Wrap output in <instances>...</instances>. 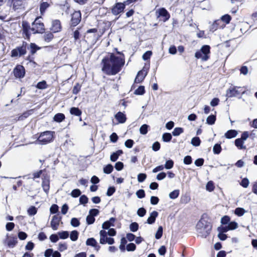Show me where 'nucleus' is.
Returning a JSON list of instances; mask_svg holds the SVG:
<instances>
[{
	"instance_id": "obj_35",
	"label": "nucleus",
	"mask_w": 257,
	"mask_h": 257,
	"mask_svg": "<svg viewBox=\"0 0 257 257\" xmlns=\"http://www.w3.org/2000/svg\"><path fill=\"white\" fill-rule=\"evenodd\" d=\"M191 143L193 146L198 147L200 145L201 140L199 137H194L192 139Z\"/></svg>"
},
{
	"instance_id": "obj_42",
	"label": "nucleus",
	"mask_w": 257,
	"mask_h": 257,
	"mask_svg": "<svg viewBox=\"0 0 257 257\" xmlns=\"http://www.w3.org/2000/svg\"><path fill=\"white\" fill-rule=\"evenodd\" d=\"M163 227L161 226H159L155 234V237L156 239H159L161 238L163 235Z\"/></svg>"
},
{
	"instance_id": "obj_45",
	"label": "nucleus",
	"mask_w": 257,
	"mask_h": 257,
	"mask_svg": "<svg viewBox=\"0 0 257 257\" xmlns=\"http://www.w3.org/2000/svg\"><path fill=\"white\" fill-rule=\"evenodd\" d=\"M231 19V16L228 14H226L221 17L220 21L221 22L223 21L225 22L226 24H229Z\"/></svg>"
},
{
	"instance_id": "obj_46",
	"label": "nucleus",
	"mask_w": 257,
	"mask_h": 257,
	"mask_svg": "<svg viewBox=\"0 0 257 257\" xmlns=\"http://www.w3.org/2000/svg\"><path fill=\"white\" fill-rule=\"evenodd\" d=\"M130 228L131 231L136 232L139 229V224L137 222H134L130 225Z\"/></svg>"
},
{
	"instance_id": "obj_47",
	"label": "nucleus",
	"mask_w": 257,
	"mask_h": 257,
	"mask_svg": "<svg viewBox=\"0 0 257 257\" xmlns=\"http://www.w3.org/2000/svg\"><path fill=\"white\" fill-rule=\"evenodd\" d=\"M33 110L32 109L29 110L27 111L24 112L22 115L19 116V119L20 120H23L24 118H26L28 117L30 114H31L33 112Z\"/></svg>"
},
{
	"instance_id": "obj_17",
	"label": "nucleus",
	"mask_w": 257,
	"mask_h": 257,
	"mask_svg": "<svg viewBox=\"0 0 257 257\" xmlns=\"http://www.w3.org/2000/svg\"><path fill=\"white\" fill-rule=\"evenodd\" d=\"M25 0H9V2L13 6V9L15 10H18L23 6Z\"/></svg>"
},
{
	"instance_id": "obj_22",
	"label": "nucleus",
	"mask_w": 257,
	"mask_h": 257,
	"mask_svg": "<svg viewBox=\"0 0 257 257\" xmlns=\"http://www.w3.org/2000/svg\"><path fill=\"white\" fill-rule=\"evenodd\" d=\"M70 113L72 115L80 116L82 111L78 107H72L70 109Z\"/></svg>"
},
{
	"instance_id": "obj_57",
	"label": "nucleus",
	"mask_w": 257,
	"mask_h": 257,
	"mask_svg": "<svg viewBox=\"0 0 257 257\" xmlns=\"http://www.w3.org/2000/svg\"><path fill=\"white\" fill-rule=\"evenodd\" d=\"M86 220L87 223L88 225H90L93 224L94 222L95 219L93 216L89 214L87 216Z\"/></svg>"
},
{
	"instance_id": "obj_14",
	"label": "nucleus",
	"mask_w": 257,
	"mask_h": 257,
	"mask_svg": "<svg viewBox=\"0 0 257 257\" xmlns=\"http://www.w3.org/2000/svg\"><path fill=\"white\" fill-rule=\"evenodd\" d=\"M147 71L144 69H142L139 71L137 74V75L135 79V83H141L143 81L145 77L147 75Z\"/></svg>"
},
{
	"instance_id": "obj_4",
	"label": "nucleus",
	"mask_w": 257,
	"mask_h": 257,
	"mask_svg": "<svg viewBox=\"0 0 257 257\" xmlns=\"http://www.w3.org/2000/svg\"><path fill=\"white\" fill-rule=\"evenodd\" d=\"M28 47V44L27 42L24 41L22 45L21 46L17 47L16 48L13 49L11 51L12 57H21L25 55L27 53V48Z\"/></svg>"
},
{
	"instance_id": "obj_60",
	"label": "nucleus",
	"mask_w": 257,
	"mask_h": 257,
	"mask_svg": "<svg viewBox=\"0 0 257 257\" xmlns=\"http://www.w3.org/2000/svg\"><path fill=\"white\" fill-rule=\"evenodd\" d=\"M58 209L59 207L57 204H53L50 208V211L51 213L54 214L58 211Z\"/></svg>"
},
{
	"instance_id": "obj_49",
	"label": "nucleus",
	"mask_w": 257,
	"mask_h": 257,
	"mask_svg": "<svg viewBox=\"0 0 257 257\" xmlns=\"http://www.w3.org/2000/svg\"><path fill=\"white\" fill-rule=\"evenodd\" d=\"M146 210L144 207H141L138 209L137 211V214L139 216L142 217L146 215Z\"/></svg>"
},
{
	"instance_id": "obj_15",
	"label": "nucleus",
	"mask_w": 257,
	"mask_h": 257,
	"mask_svg": "<svg viewBox=\"0 0 257 257\" xmlns=\"http://www.w3.org/2000/svg\"><path fill=\"white\" fill-rule=\"evenodd\" d=\"M61 219V217H59L57 215H55L53 216L52 219L51 221V226L54 230H56L58 229L59 225V222Z\"/></svg>"
},
{
	"instance_id": "obj_20",
	"label": "nucleus",
	"mask_w": 257,
	"mask_h": 257,
	"mask_svg": "<svg viewBox=\"0 0 257 257\" xmlns=\"http://www.w3.org/2000/svg\"><path fill=\"white\" fill-rule=\"evenodd\" d=\"M42 186L44 191L48 194L50 188V181L48 179L45 178L43 180Z\"/></svg>"
},
{
	"instance_id": "obj_19",
	"label": "nucleus",
	"mask_w": 257,
	"mask_h": 257,
	"mask_svg": "<svg viewBox=\"0 0 257 257\" xmlns=\"http://www.w3.org/2000/svg\"><path fill=\"white\" fill-rule=\"evenodd\" d=\"M115 118L120 123H123L126 120L125 115L122 112L119 111L115 115Z\"/></svg>"
},
{
	"instance_id": "obj_58",
	"label": "nucleus",
	"mask_w": 257,
	"mask_h": 257,
	"mask_svg": "<svg viewBox=\"0 0 257 257\" xmlns=\"http://www.w3.org/2000/svg\"><path fill=\"white\" fill-rule=\"evenodd\" d=\"M183 163L186 165H190L192 163V159L190 156H186L183 159Z\"/></svg>"
},
{
	"instance_id": "obj_26",
	"label": "nucleus",
	"mask_w": 257,
	"mask_h": 257,
	"mask_svg": "<svg viewBox=\"0 0 257 257\" xmlns=\"http://www.w3.org/2000/svg\"><path fill=\"white\" fill-rule=\"evenodd\" d=\"M97 244V241L93 237L88 238L86 241V244L87 245L91 246L93 247H96Z\"/></svg>"
},
{
	"instance_id": "obj_32",
	"label": "nucleus",
	"mask_w": 257,
	"mask_h": 257,
	"mask_svg": "<svg viewBox=\"0 0 257 257\" xmlns=\"http://www.w3.org/2000/svg\"><path fill=\"white\" fill-rule=\"evenodd\" d=\"M54 38V35L51 32H47L44 35V39L47 42H50Z\"/></svg>"
},
{
	"instance_id": "obj_56",
	"label": "nucleus",
	"mask_w": 257,
	"mask_h": 257,
	"mask_svg": "<svg viewBox=\"0 0 257 257\" xmlns=\"http://www.w3.org/2000/svg\"><path fill=\"white\" fill-rule=\"evenodd\" d=\"M230 217L228 216L225 215L221 218V223L222 224H228L230 222Z\"/></svg>"
},
{
	"instance_id": "obj_9",
	"label": "nucleus",
	"mask_w": 257,
	"mask_h": 257,
	"mask_svg": "<svg viewBox=\"0 0 257 257\" xmlns=\"http://www.w3.org/2000/svg\"><path fill=\"white\" fill-rule=\"evenodd\" d=\"M13 73L16 78H22L25 76V69L23 66L18 65L14 69Z\"/></svg>"
},
{
	"instance_id": "obj_36",
	"label": "nucleus",
	"mask_w": 257,
	"mask_h": 257,
	"mask_svg": "<svg viewBox=\"0 0 257 257\" xmlns=\"http://www.w3.org/2000/svg\"><path fill=\"white\" fill-rule=\"evenodd\" d=\"M113 170V167L111 164H108L103 168L104 173L107 174L111 173Z\"/></svg>"
},
{
	"instance_id": "obj_16",
	"label": "nucleus",
	"mask_w": 257,
	"mask_h": 257,
	"mask_svg": "<svg viewBox=\"0 0 257 257\" xmlns=\"http://www.w3.org/2000/svg\"><path fill=\"white\" fill-rule=\"evenodd\" d=\"M115 218L111 217L109 220L105 221L102 225V227L104 229H108L110 226H114V223L115 221Z\"/></svg>"
},
{
	"instance_id": "obj_54",
	"label": "nucleus",
	"mask_w": 257,
	"mask_h": 257,
	"mask_svg": "<svg viewBox=\"0 0 257 257\" xmlns=\"http://www.w3.org/2000/svg\"><path fill=\"white\" fill-rule=\"evenodd\" d=\"M37 210L35 206L30 207L28 210V213L29 215H34L37 213Z\"/></svg>"
},
{
	"instance_id": "obj_63",
	"label": "nucleus",
	"mask_w": 257,
	"mask_h": 257,
	"mask_svg": "<svg viewBox=\"0 0 257 257\" xmlns=\"http://www.w3.org/2000/svg\"><path fill=\"white\" fill-rule=\"evenodd\" d=\"M249 180L247 178H244L242 180L241 183H240V185H241L244 188H247L249 185Z\"/></svg>"
},
{
	"instance_id": "obj_43",
	"label": "nucleus",
	"mask_w": 257,
	"mask_h": 257,
	"mask_svg": "<svg viewBox=\"0 0 257 257\" xmlns=\"http://www.w3.org/2000/svg\"><path fill=\"white\" fill-rule=\"evenodd\" d=\"M183 132V128L182 127H176L174 129L172 135L174 136H178Z\"/></svg>"
},
{
	"instance_id": "obj_53",
	"label": "nucleus",
	"mask_w": 257,
	"mask_h": 257,
	"mask_svg": "<svg viewBox=\"0 0 257 257\" xmlns=\"http://www.w3.org/2000/svg\"><path fill=\"white\" fill-rule=\"evenodd\" d=\"M228 228L230 230H234L237 228L238 224L237 222L235 221L229 222L228 224L227 225Z\"/></svg>"
},
{
	"instance_id": "obj_55",
	"label": "nucleus",
	"mask_w": 257,
	"mask_h": 257,
	"mask_svg": "<svg viewBox=\"0 0 257 257\" xmlns=\"http://www.w3.org/2000/svg\"><path fill=\"white\" fill-rule=\"evenodd\" d=\"M136 248V245L134 243H130L126 245V249L128 251H134Z\"/></svg>"
},
{
	"instance_id": "obj_23",
	"label": "nucleus",
	"mask_w": 257,
	"mask_h": 257,
	"mask_svg": "<svg viewBox=\"0 0 257 257\" xmlns=\"http://www.w3.org/2000/svg\"><path fill=\"white\" fill-rule=\"evenodd\" d=\"M65 118V115L62 113H58L56 114L53 117V120L57 122H61Z\"/></svg>"
},
{
	"instance_id": "obj_62",
	"label": "nucleus",
	"mask_w": 257,
	"mask_h": 257,
	"mask_svg": "<svg viewBox=\"0 0 257 257\" xmlns=\"http://www.w3.org/2000/svg\"><path fill=\"white\" fill-rule=\"evenodd\" d=\"M206 190L211 192L212 191L214 190V187L213 185V183L212 181H209L206 186Z\"/></svg>"
},
{
	"instance_id": "obj_33",
	"label": "nucleus",
	"mask_w": 257,
	"mask_h": 257,
	"mask_svg": "<svg viewBox=\"0 0 257 257\" xmlns=\"http://www.w3.org/2000/svg\"><path fill=\"white\" fill-rule=\"evenodd\" d=\"M47 84L46 81L43 80L39 82L36 85V87L39 89H44L47 88Z\"/></svg>"
},
{
	"instance_id": "obj_28",
	"label": "nucleus",
	"mask_w": 257,
	"mask_h": 257,
	"mask_svg": "<svg viewBox=\"0 0 257 257\" xmlns=\"http://www.w3.org/2000/svg\"><path fill=\"white\" fill-rule=\"evenodd\" d=\"M222 148L220 144H216L213 147V152L214 154L218 155L220 153Z\"/></svg>"
},
{
	"instance_id": "obj_27",
	"label": "nucleus",
	"mask_w": 257,
	"mask_h": 257,
	"mask_svg": "<svg viewBox=\"0 0 257 257\" xmlns=\"http://www.w3.org/2000/svg\"><path fill=\"white\" fill-rule=\"evenodd\" d=\"M79 232L77 230H73L70 233V239L75 241H76L78 238Z\"/></svg>"
},
{
	"instance_id": "obj_30",
	"label": "nucleus",
	"mask_w": 257,
	"mask_h": 257,
	"mask_svg": "<svg viewBox=\"0 0 257 257\" xmlns=\"http://www.w3.org/2000/svg\"><path fill=\"white\" fill-rule=\"evenodd\" d=\"M216 120V116L211 114L208 116L206 119V122L208 124L212 125L215 123Z\"/></svg>"
},
{
	"instance_id": "obj_24",
	"label": "nucleus",
	"mask_w": 257,
	"mask_h": 257,
	"mask_svg": "<svg viewBox=\"0 0 257 257\" xmlns=\"http://www.w3.org/2000/svg\"><path fill=\"white\" fill-rule=\"evenodd\" d=\"M22 28L23 33L26 35H28L29 30L31 29L29 23L26 21H23L22 22Z\"/></svg>"
},
{
	"instance_id": "obj_38",
	"label": "nucleus",
	"mask_w": 257,
	"mask_h": 257,
	"mask_svg": "<svg viewBox=\"0 0 257 257\" xmlns=\"http://www.w3.org/2000/svg\"><path fill=\"white\" fill-rule=\"evenodd\" d=\"M245 212V211L244 209L241 207H237L234 210V214L238 216H242L244 213Z\"/></svg>"
},
{
	"instance_id": "obj_11",
	"label": "nucleus",
	"mask_w": 257,
	"mask_h": 257,
	"mask_svg": "<svg viewBox=\"0 0 257 257\" xmlns=\"http://www.w3.org/2000/svg\"><path fill=\"white\" fill-rule=\"evenodd\" d=\"M244 93V92H241L236 89V87H230L227 91L226 95L228 97H232L237 96L240 94Z\"/></svg>"
},
{
	"instance_id": "obj_51",
	"label": "nucleus",
	"mask_w": 257,
	"mask_h": 257,
	"mask_svg": "<svg viewBox=\"0 0 257 257\" xmlns=\"http://www.w3.org/2000/svg\"><path fill=\"white\" fill-rule=\"evenodd\" d=\"M70 224L73 227H78L80 225V222L78 218L74 217L71 219Z\"/></svg>"
},
{
	"instance_id": "obj_21",
	"label": "nucleus",
	"mask_w": 257,
	"mask_h": 257,
	"mask_svg": "<svg viewBox=\"0 0 257 257\" xmlns=\"http://www.w3.org/2000/svg\"><path fill=\"white\" fill-rule=\"evenodd\" d=\"M237 132L235 130H230L226 132L224 136L226 139H230L235 138L237 135Z\"/></svg>"
},
{
	"instance_id": "obj_18",
	"label": "nucleus",
	"mask_w": 257,
	"mask_h": 257,
	"mask_svg": "<svg viewBox=\"0 0 257 257\" xmlns=\"http://www.w3.org/2000/svg\"><path fill=\"white\" fill-rule=\"evenodd\" d=\"M158 216V212L156 211H153L151 213L150 216L148 217L147 220V223L149 224H152L154 223Z\"/></svg>"
},
{
	"instance_id": "obj_7",
	"label": "nucleus",
	"mask_w": 257,
	"mask_h": 257,
	"mask_svg": "<svg viewBox=\"0 0 257 257\" xmlns=\"http://www.w3.org/2000/svg\"><path fill=\"white\" fill-rule=\"evenodd\" d=\"M125 1L123 3H116L111 9V13L114 15H118L123 12L125 6Z\"/></svg>"
},
{
	"instance_id": "obj_48",
	"label": "nucleus",
	"mask_w": 257,
	"mask_h": 257,
	"mask_svg": "<svg viewBox=\"0 0 257 257\" xmlns=\"http://www.w3.org/2000/svg\"><path fill=\"white\" fill-rule=\"evenodd\" d=\"M30 48L32 54H34L37 51V50L39 49L38 46L35 43H31L30 45Z\"/></svg>"
},
{
	"instance_id": "obj_64",
	"label": "nucleus",
	"mask_w": 257,
	"mask_h": 257,
	"mask_svg": "<svg viewBox=\"0 0 257 257\" xmlns=\"http://www.w3.org/2000/svg\"><path fill=\"white\" fill-rule=\"evenodd\" d=\"M134 144V142L133 140L128 139L125 142L124 145L127 148H131L133 146Z\"/></svg>"
},
{
	"instance_id": "obj_13",
	"label": "nucleus",
	"mask_w": 257,
	"mask_h": 257,
	"mask_svg": "<svg viewBox=\"0 0 257 257\" xmlns=\"http://www.w3.org/2000/svg\"><path fill=\"white\" fill-rule=\"evenodd\" d=\"M18 243L17 237H8L5 241L4 243L7 244L10 248L14 247Z\"/></svg>"
},
{
	"instance_id": "obj_31",
	"label": "nucleus",
	"mask_w": 257,
	"mask_h": 257,
	"mask_svg": "<svg viewBox=\"0 0 257 257\" xmlns=\"http://www.w3.org/2000/svg\"><path fill=\"white\" fill-rule=\"evenodd\" d=\"M172 136L170 133H165L162 135V140L165 142H169L171 141Z\"/></svg>"
},
{
	"instance_id": "obj_8",
	"label": "nucleus",
	"mask_w": 257,
	"mask_h": 257,
	"mask_svg": "<svg viewBox=\"0 0 257 257\" xmlns=\"http://www.w3.org/2000/svg\"><path fill=\"white\" fill-rule=\"evenodd\" d=\"M81 20V14L80 11H75L71 15V19L70 21V26L75 27Z\"/></svg>"
},
{
	"instance_id": "obj_29",
	"label": "nucleus",
	"mask_w": 257,
	"mask_h": 257,
	"mask_svg": "<svg viewBox=\"0 0 257 257\" xmlns=\"http://www.w3.org/2000/svg\"><path fill=\"white\" fill-rule=\"evenodd\" d=\"M180 194V191L178 189L175 190L172 192H170L169 194V196L170 199H175L177 198Z\"/></svg>"
},
{
	"instance_id": "obj_34",
	"label": "nucleus",
	"mask_w": 257,
	"mask_h": 257,
	"mask_svg": "<svg viewBox=\"0 0 257 257\" xmlns=\"http://www.w3.org/2000/svg\"><path fill=\"white\" fill-rule=\"evenodd\" d=\"M221 23L220 20L215 21L213 24L210 26V30L212 32H214L219 28V25Z\"/></svg>"
},
{
	"instance_id": "obj_40",
	"label": "nucleus",
	"mask_w": 257,
	"mask_h": 257,
	"mask_svg": "<svg viewBox=\"0 0 257 257\" xmlns=\"http://www.w3.org/2000/svg\"><path fill=\"white\" fill-rule=\"evenodd\" d=\"M69 232L68 231H62L58 233V235L59 237L63 239L67 238L69 236Z\"/></svg>"
},
{
	"instance_id": "obj_37",
	"label": "nucleus",
	"mask_w": 257,
	"mask_h": 257,
	"mask_svg": "<svg viewBox=\"0 0 257 257\" xmlns=\"http://www.w3.org/2000/svg\"><path fill=\"white\" fill-rule=\"evenodd\" d=\"M49 5L47 2H43L40 5V11L42 15H43L45 10L49 7Z\"/></svg>"
},
{
	"instance_id": "obj_39",
	"label": "nucleus",
	"mask_w": 257,
	"mask_h": 257,
	"mask_svg": "<svg viewBox=\"0 0 257 257\" xmlns=\"http://www.w3.org/2000/svg\"><path fill=\"white\" fill-rule=\"evenodd\" d=\"M145 92V87L140 86L135 91L134 93L136 95H143Z\"/></svg>"
},
{
	"instance_id": "obj_10",
	"label": "nucleus",
	"mask_w": 257,
	"mask_h": 257,
	"mask_svg": "<svg viewBox=\"0 0 257 257\" xmlns=\"http://www.w3.org/2000/svg\"><path fill=\"white\" fill-rule=\"evenodd\" d=\"M157 13H158V17H161L163 18V21L165 22L168 21L170 18V15L167 10L164 8L159 9Z\"/></svg>"
},
{
	"instance_id": "obj_61",
	"label": "nucleus",
	"mask_w": 257,
	"mask_h": 257,
	"mask_svg": "<svg viewBox=\"0 0 257 257\" xmlns=\"http://www.w3.org/2000/svg\"><path fill=\"white\" fill-rule=\"evenodd\" d=\"M147 178V175L144 173H140L138 175V181L139 182H143Z\"/></svg>"
},
{
	"instance_id": "obj_41",
	"label": "nucleus",
	"mask_w": 257,
	"mask_h": 257,
	"mask_svg": "<svg viewBox=\"0 0 257 257\" xmlns=\"http://www.w3.org/2000/svg\"><path fill=\"white\" fill-rule=\"evenodd\" d=\"M149 126L148 124H144L140 128V132L142 135H146L148 133V129Z\"/></svg>"
},
{
	"instance_id": "obj_44",
	"label": "nucleus",
	"mask_w": 257,
	"mask_h": 257,
	"mask_svg": "<svg viewBox=\"0 0 257 257\" xmlns=\"http://www.w3.org/2000/svg\"><path fill=\"white\" fill-rule=\"evenodd\" d=\"M173 166L174 161L172 160H167L164 166V168L166 169H171L173 167Z\"/></svg>"
},
{
	"instance_id": "obj_2",
	"label": "nucleus",
	"mask_w": 257,
	"mask_h": 257,
	"mask_svg": "<svg viewBox=\"0 0 257 257\" xmlns=\"http://www.w3.org/2000/svg\"><path fill=\"white\" fill-rule=\"evenodd\" d=\"M196 227L199 235L205 238L210 234L212 225L206 220L201 219L197 223Z\"/></svg>"
},
{
	"instance_id": "obj_59",
	"label": "nucleus",
	"mask_w": 257,
	"mask_h": 257,
	"mask_svg": "<svg viewBox=\"0 0 257 257\" xmlns=\"http://www.w3.org/2000/svg\"><path fill=\"white\" fill-rule=\"evenodd\" d=\"M136 195L139 198H143L145 197V192L143 189H140L136 192Z\"/></svg>"
},
{
	"instance_id": "obj_52",
	"label": "nucleus",
	"mask_w": 257,
	"mask_h": 257,
	"mask_svg": "<svg viewBox=\"0 0 257 257\" xmlns=\"http://www.w3.org/2000/svg\"><path fill=\"white\" fill-rule=\"evenodd\" d=\"M88 201V197L85 195H81L79 198V202L81 204H86Z\"/></svg>"
},
{
	"instance_id": "obj_12",
	"label": "nucleus",
	"mask_w": 257,
	"mask_h": 257,
	"mask_svg": "<svg viewBox=\"0 0 257 257\" xmlns=\"http://www.w3.org/2000/svg\"><path fill=\"white\" fill-rule=\"evenodd\" d=\"M50 29L53 33H57L61 31L62 26L60 21L58 20H53Z\"/></svg>"
},
{
	"instance_id": "obj_3",
	"label": "nucleus",
	"mask_w": 257,
	"mask_h": 257,
	"mask_svg": "<svg viewBox=\"0 0 257 257\" xmlns=\"http://www.w3.org/2000/svg\"><path fill=\"white\" fill-rule=\"evenodd\" d=\"M210 47L205 45L202 46L199 51L196 52L195 57L197 59H200L202 61H206L210 58Z\"/></svg>"
},
{
	"instance_id": "obj_1",
	"label": "nucleus",
	"mask_w": 257,
	"mask_h": 257,
	"mask_svg": "<svg viewBox=\"0 0 257 257\" xmlns=\"http://www.w3.org/2000/svg\"><path fill=\"white\" fill-rule=\"evenodd\" d=\"M124 64V58L110 53L102 59L101 71L107 75H115L120 71Z\"/></svg>"
},
{
	"instance_id": "obj_25",
	"label": "nucleus",
	"mask_w": 257,
	"mask_h": 257,
	"mask_svg": "<svg viewBox=\"0 0 257 257\" xmlns=\"http://www.w3.org/2000/svg\"><path fill=\"white\" fill-rule=\"evenodd\" d=\"M244 142L239 139H237L234 141V144L239 149H245L246 147L243 145Z\"/></svg>"
},
{
	"instance_id": "obj_6",
	"label": "nucleus",
	"mask_w": 257,
	"mask_h": 257,
	"mask_svg": "<svg viewBox=\"0 0 257 257\" xmlns=\"http://www.w3.org/2000/svg\"><path fill=\"white\" fill-rule=\"evenodd\" d=\"M52 133L50 131H46L42 133L38 138L37 141L41 144H46L50 143L53 139Z\"/></svg>"
},
{
	"instance_id": "obj_50",
	"label": "nucleus",
	"mask_w": 257,
	"mask_h": 257,
	"mask_svg": "<svg viewBox=\"0 0 257 257\" xmlns=\"http://www.w3.org/2000/svg\"><path fill=\"white\" fill-rule=\"evenodd\" d=\"M81 194V191L78 189H75L73 190L71 193L72 197L76 198L79 196Z\"/></svg>"
},
{
	"instance_id": "obj_5",
	"label": "nucleus",
	"mask_w": 257,
	"mask_h": 257,
	"mask_svg": "<svg viewBox=\"0 0 257 257\" xmlns=\"http://www.w3.org/2000/svg\"><path fill=\"white\" fill-rule=\"evenodd\" d=\"M41 17H37L32 23L31 30L33 33H43L45 31L44 24L40 21Z\"/></svg>"
}]
</instances>
